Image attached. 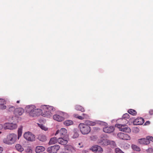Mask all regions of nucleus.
Here are the masks:
<instances>
[{
	"label": "nucleus",
	"mask_w": 153,
	"mask_h": 153,
	"mask_svg": "<svg viewBox=\"0 0 153 153\" xmlns=\"http://www.w3.org/2000/svg\"><path fill=\"white\" fill-rule=\"evenodd\" d=\"M19 100H18V101H17V103H19Z\"/></svg>",
	"instance_id": "obj_49"
},
{
	"label": "nucleus",
	"mask_w": 153,
	"mask_h": 153,
	"mask_svg": "<svg viewBox=\"0 0 153 153\" xmlns=\"http://www.w3.org/2000/svg\"><path fill=\"white\" fill-rule=\"evenodd\" d=\"M90 149L94 152L102 153L103 152L102 149L100 146L95 145L93 146Z\"/></svg>",
	"instance_id": "obj_7"
},
{
	"label": "nucleus",
	"mask_w": 153,
	"mask_h": 153,
	"mask_svg": "<svg viewBox=\"0 0 153 153\" xmlns=\"http://www.w3.org/2000/svg\"><path fill=\"white\" fill-rule=\"evenodd\" d=\"M109 143H110L109 145H111V146L113 147H114L116 146L115 142L113 141L109 140Z\"/></svg>",
	"instance_id": "obj_29"
},
{
	"label": "nucleus",
	"mask_w": 153,
	"mask_h": 153,
	"mask_svg": "<svg viewBox=\"0 0 153 153\" xmlns=\"http://www.w3.org/2000/svg\"><path fill=\"white\" fill-rule=\"evenodd\" d=\"M131 132V129L130 128L127 127H126V126L125 125V132H127L128 133H130Z\"/></svg>",
	"instance_id": "obj_32"
},
{
	"label": "nucleus",
	"mask_w": 153,
	"mask_h": 153,
	"mask_svg": "<svg viewBox=\"0 0 153 153\" xmlns=\"http://www.w3.org/2000/svg\"><path fill=\"white\" fill-rule=\"evenodd\" d=\"M60 153H67L65 152H62Z\"/></svg>",
	"instance_id": "obj_50"
},
{
	"label": "nucleus",
	"mask_w": 153,
	"mask_h": 153,
	"mask_svg": "<svg viewBox=\"0 0 153 153\" xmlns=\"http://www.w3.org/2000/svg\"><path fill=\"white\" fill-rule=\"evenodd\" d=\"M136 129L138 130V128H136Z\"/></svg>",
	"instance_id": "obj_51"
},
{
	"label": "nucleus",
	"mask_w": 153,
	"mask_h": 153,
	"mask_svg": "<svg viewBox=\"0 0 153 153\" xmlns=\"http://www.w3.org/2000/svg\"><path fill=\"white\" fill-rule=\"evenodd\" d=\"M78 127L81 132L83 134H87L90 132L91 128L88 125L84 123H80Z\"/></svg>",
	"instance_id": "obj_2"
},
{
	"label": "nucleus",
	"mask_w": 153,
	"mask_h": 153,
	"mask_svg": "<svg viewBox=\"0 0 153 153\" xmlns=\"http://www.w3.org/2000/svg\"><path fill=\"white\" fill-rule=\"evenodd\" d=\"M109 140L107 139H105L104 138H101L99 140V143H100L101 145L104 146H107L109 145Z\"/></svg>",
	"instance_id": "obj_14"
},
{
	"label": "nucleus",
	"mask_w": 153,
	"mask_h": 153,
	"mask_svg": "<svg viewBox=\"0 0 153 153\" xmlns=\"http://www.w3.org/2000/svg\"><path fill=\"white\" fill-rule=\"evenodd\" d=\"M15 147L16 149L19 152H22L24 150L23 148L19 144H16L15 146Z\"/></svg>",
	"instance_id": "obj_23"
},
{
	"label": "nucleus",
	"mask_w": 153,
	"mask_h": 153,
	"mask_svg": "<svg viewBox=\"0 0 153 153\" xmlns=\"http://www.w3.org/2000/svg\"><path fill=\"white\" fill-rule=\"evenodd\" d=\"M17 127V126L16 124L12 123H6L3 125V127L5 129L13 130L16 129Z\"/></svg>",
	"instance_id": "obj_4"
},
{
	"label": "nucleus",
	"mask_w": 153,
	"mask_h": 153,
	"mask_svg": "<svg viewBox=\"0 0 153 153\" xmlns=\"http://www.w3.org/2000/svg\"><path fill=\"white\" fill-rule=\"evenodd\" d=\"M74 116L75 117L78 118L79 119H80V120H82L84 119V117H82V115L81 116H79L77 114H74Z\"/></svg>",
	"instance_id": "obj_33"
},
{
	"label": "nucleus",
	"mask_w": 153,
	"mask_h": 153,
	"mask_svg": "<svg viewBox=\"0 0 153 153\" xmlns=\"http://www.w3.org/2000/svg\"><path fill=\"white\" fill-rule=\"evenodd\" d=\"M128 112L129 114L133 116H135L137 114V112L136 111L133 109H129Z\"/></svg>",
	"instance_id": "obj_25"
},
{
	"label": "nucleus",
	"mask_w": 153,
	"mask_h": 153,
	"mask_svg": "<svg viewBox=\"0 0 153 153\" xmlns=\"http://www.w3.org/2000/svg\"><path fill=\"white\" fill-rule=\"evenodd\" d=\"M114 130V128L112 126L106 127L103 129V131L104 132L108 133L112 132Z\"/></svg>",
	"instance_id": "obj_13"
},
{
	"label": "nucleus",
	"mask_w": 153,
	"mask_h": 153,
	"mask_svg": "<svg viewBox=\"0 0 153 153\" xmlns=\"http://www.w3.org/2000/svg\"><path fill=\"white\" fill-rule=\"evenodd\" d=\"M38 139L42 142H45L46 141V137L45 136L42 134H40L39 135Z\"/></svg>",
	"instance_id": "obj_18"
},
{
	"label": "nucleus",
	"mask_w": 153,
	"mask_h": 153,
	"mask_svg": "<svg viewBox=\"0 0 153 153\" xmlns=\"http://www.w3.org/2000/svg\"><path fill=\"white\" fill-rule=\"evenodd\" d=\"M144 123V119L141 117L138 118L136 119L133 122L134 125H141Z\"/></svg>",
	"instance_id": "obj_11"
},
{
	"label": "nucleus",
	"mask_w": 153,
	"mask_h": 153,
	"mask_svg": "<svg viewBox=\"0 0 153 153\" xmlns=\"http://www.w3.org/2000/svg\"><path fill=\"white\" fill-rule=\"evenodd\" d=\"M15 107L13 106H11L9 107L8 109V111L10 112L15 111Z\"/></svg>",
	"instance_id": "obj_34"
},
{
	"label": "nucleus",
	"mask_w": 153,
	"mask_h": 153,
	"mask_svg": "<svg viewBox=\"0 0 153 153\" xmlns=\"http://www.w3.org/2000/svg\"><path fill=\"white\" fill-rule=\"evenodd\" d=\"M126 146V147L128 148V147L130 146V145H129L128 144H127Z\"/></svg>",
	"instance_id": "obj_48"
},
{
	"label": "nucleus",
	"mask_w": 153,
	"mask_h": 153,
	"mask_svg": "<svg viewBox=\"0 0 153 153\" xmlns=\"http://www.w3.org/2000/svg\"><path fill=\"white\" fill-rule=\"evenodd\" d=\"M41 110L40 109H35L34 108V109L30 113L29 115L30 116H32L33 117H34L38 115H39V112H41Z\"/></svg>",
	"instance_id": "obj_12"
},
{
	"label": "nucleus",
	"mask_w": 153,
	"mask_h": 153,
	"mask_svg": "<svg viewBox=\"0 0 153 153\" xmlns=\"http://www.w3.org/2000/svg\"><path fill=\"white\" fill-rule=\"evenodd\" d=\"M131 139V137L127 134H125V140H130Z\"/></svg>",
	"instance_id": "obj_35"
},
{
	"label": "nucleus",
	"mask_w": 153,
	"mask_h": 153,
	"mask_svg": "<svg viewBox=\"0 0 153 153\" xmlns=\"http://www.w3.org/2000/svg\"><path fill=\"white\" fill-rule=\"evenodd\" d=\"M115 126L118 128H119L120 131H124V125H121L120 124H116L115 125Z\"/></svg>",
	"instance_id": "obj_21"
},
{
	"label": "nucleus",
	"mask_w": 153,
	"mask_h": 153,
	"mask_svg": "<svg viewBox=\"0 0 153 153\" xmlns=\"http://www.w3.org/2000/svg\"><path fill=\"white\" fill-rule=\"evenodd\" d=\"M24 137L25 139L29 141H33L35 140L34 135L32 133L29 131L25 133L24 134Z\"/></svg>",
	"instance_id": "obj_3"
},
{
	"label": "nucleus",
	"mask_w": 153,
	"mask_h": 153,
	"mask_svg": "<svg viewBox=\"0 0 153 153\" xmlns=\"http://www.w3.org/2000/svg\"><path fill=\"white\" fill-rule=\"evenodd\" d=\"M3 126L1 124H0V130L2 128Z\"/></svg>",
	"instance_id": "obj_47"
},
{
	"label": "nucleus",
	"mask_w": 153,
	"mask_h": 153,
	"mask_svg": "<svg viewBox=\"0 0 153 153\" xmlns=\"http://www.w3.org/2000/svg\"><path fill=\"white\" fill-rule=\"evenodd\" d=\"M91 139L92 140H95L96 138L94 136H93L91 137Z\"/></svg>",
	"instance_id": "obj_42"
},
{
	"label": "nucleus",
	"mask_w": 153,
	"mask_h": 153,
	"mask_svg": "<svg viewBox=\"0 0 153 153\" xmlns=\"http://www.w3.org/2000/svg\"><path fill=\"white\" fill-rule=\"evenodd\" d=\"M79 136V134L78 132L77 131H75L74 132V134L73 136V138H76L78 137Z\"/></svg>",
	"instance_id": "obj_30"
},
{
	"label": "nucleus",
	"mask_w": 153,
	"mask_h": 153,
	"mask_svg": "<svg viewBox=\"0 0 153 153\" xmlns=\"http://www.w3.org/2000/svg\"><path fill=\"white\" fill-rule=\"evenodd\" d=\"M39 126L42 130L46 131L47 128L45 127L44 125L42 124H38Z\"/></svg>",
	"instance_id": "obj_31"
},
{
	"label": "nucleus",
	"mask_w": 153,
	"mask_h": 153,
	"mask_svg": "<svg viewBox=\"0 0 153 153\" xmlns=\"http://www.w3.org/2000/svg\"><path fill=\"white\" fill-rule=\"evenodd\" d=\"M57 140L56 137H53L51 139L49 144L50 145L54 144L57 143Z\"/></svg>",
	"instance_id": "obj_19"
},
{
	"label": "nucleus",
	"mask_w": 153,
	"mask_h": 153,
	"mask_svg": "<svg viewBox=\"0 0 153 153\" xmlns=\"http://www.w3.org/2000/svg\"><path fill=\"white\" fill-rule=\"evenodd\" d=\"M43 107H45L44 108H45V109L49 111H54L55 110V108L52 106H47L44 105Z\"/></svg>",
	"instance_id": "obj_20"
},
{
	"label": "nucleus",
	"mask_w": 153,
	"mask_h": 153,
	"mask_svg": "<svg viewBox=\"0 0 153 153\" xmlns=\"http://www.w3.org/2000/svg\"><path fill=\"white\" fill-rule=\"evenodd\" d=\"M52 113L51 111H49L47 110H46L45 112V114H44L43 116L44 117H50L51 116Z\"/></svg>",
	"instance_id": "obj_22"
},
{
	"label": "nucleus",
	"mask_w": 153,
	"mask_h": 153,
	"mask_svg": "<svg viewBox=\"0 0 153 153\" xmlns=\"http://www.w3.org/2000/svg\"><path fill=\"white\" fill-rule=\"evenodd\" d=\"M68 138H65V137H63L62 136L61 137L57 139V141L58 143L62 145H65L68 143Z\"/></svg>",
	"instance_id": "obj_9"
},
{
	"label": "nucleus",
	"mask_w": 153,
	"mask_h": 153,
	"mask_svg": "<svg viewBox=\"0 0 153 153\" xmlns=\"http://www.w3.org/2000/svg\"><path fill=\"white\" fill-rule=\"evenodd\" d=\"M117 136L120 139L124 140V134L122 132L119 133L117 134Z\"/></svg>",
	"instance_id": "obj_27"
},
{
	"label": "nucleus",
	"mask_w": 153,
	"mask_h": 153,
	"mask_svg": "<svg viewBox=\"0 0 153 153\" xmlns=\"http://www.w3.org/2000/svg\"><path fill=\"white\" fill-rule=\"evenodd\" d=\"M138 142L140 144L145 145H148L150 143V142L148 140L147 137L146 138L139 139L138 140Z\"/></svg>",
	"instance_id": "obj_8"
},
{
	"label": "nucleus",
	"mask_w": 153,
	"mask_h": 153,
	"mask_svg": "<svg viewBox=\"0 0 153 153\" xmlns=\"http://www.w3.org/2000/svg\"><path fill=\"white\" fill-rule=\"evenodd\" d=\"M24 112V110L22 108H17L15 109V111L14 112V114L17 117L19 116L22 115Z\"/></svg>",
	"instance_id": "obj_10"
},
{
	"label": "nucleus",
	"mask_w": 153,
	"mask_h": 153,
	"mask_svg": "<svg viewBox=\"0 0 153 153\" xmlns=\"http://www.w3.org/2000/svg\"><path fill=\"white\" fill-rule=\"evenodd\" d=\"M17 138L16 134L14 133L10 134L7 136L6 138L3 140V142L6 144L11 145L16 142Z\"/></svg>",
	"instance_id": "obj_1"
},
{
	"label": "nucleus",
	"mask_w": 153,
	"mask_h": 153,
	"mask_svg": "<svg viewBox=\"0 0 153 153\" xmlns=\"http://www.w3.org/2000/svg\"><path fill=\"white\" fill-rule=\"evenodd\" d=\"M115 152L116 153H124L120 149L118 148L116 149Z\"/></svg>",
	"instance_id": "obj_36"
},
{
	"label": "nucleus",
	"mask_w": 153,
	"mask_h": 153,
	"mask_svg": "<svg viewBox=\"0 0 153 153\" xmlns=\"http://www.w3.org/2000/svg\"><path fill=\"white\" fill-rule=\"evenodd\" d=\"M148 140L150 142V141L153 142V137L150 136H147Z\"/></svg>",
	"instance_id": "obj_37"
},
{
	"label": "nucleus",
	"mask_w": 153,
	"mask_h": 153,
	"mask_svg": "<svg viewBox=\"0 0 153 153\" xmlns=\"http://www.w3.org/2000/svg\"><path fill=\"white\" fill-rule=\"evenodd\" d=\"M45 150V148L43 146H38L36 147L35 151L36 153H40Z\"/></svg>",
	"instance_id": "obj_16"
},
{
	"label": "nucleus",
	"mask_w": 153,
	"mask_h": 153,
	"mask_svg": "<svg viewBox=\"0 0 153 153\" xmlns=\"http://www.w3.org/2000/svg\"><path fill=\"white\" fill-rule=\"evenodd\" d=\"M59 133L61 137L62 136L63 137H65V138L68 137V135L67 134V130L65 128H61L59 131V130L57 131L55 134V135L58 134Z\"/></svg>",
	"instance_id": "obj_6"
},
{
	"label": "nucleus",
	"mask_w": 153,
	"mask_h": 153,
	"mask_svg": "<svg viewBox=\"0 0 153 153\" xmlns=\"http://www.w3.org/2000/svg\"><path fill=\"white\" fill-rule=\"evenodd\" d=\"M53 118L55 120L59 122L62 121L64 120V119L63 117L57 114L54 115L53 116Z\"/></svg>",
	"instance_id": "obj_15"
},
{
	"label": "nucleus",
	"mask_w": 153,
	"mask_h": 153,
	"mask_svg": "<svg viewBox=\"0 0 153 153\" xmlns=\"http://www.w3.org/2000/svg\"><path fill=\"white\" fill-rule=\"evenodd\" d=\"M64 124L67 126L72 125L73 124V122L71 120H67L64 122Z\"/></svg>",
	"instance_id": "obj_24"
},
{
	"label": "nucleus",
	"mask_w": 153,
	"mask_h": 153,
	"mask_svg": "<svg viewBox=\"0 0 153 153\" xmlns=\"http://www.w3.org/2000/svg\"><path fill=\"white\" fill-rule=\"evenodd\" d=\"M5 103V101L3 99H0V105L4 104Z\"/></svg>",
	"instance_id": "obj_38"
},
{
	"label": "nucleus",
	"mask_w": 153,
	"mask_h": 153,
	"mask_svg": "<svg viewBox=\"0 0 153 153\" xmlns=\"http://www.w3.org/2000/svg\"><path fill=\"white\" fill-rule=\"evenodd\" d=\"M3 149L2 147H0V153H1L2 152Z\"/></svg>",
	"instance_id": "obj_45"
},
{
	"label": "nucleus",
	"mask_w": 153,
	"mask_h": 153,
	"mask_svg": "<svg viewBox=\"0 0 153 153\" xmlns=\"http://www.w3.org/2000/svg\"><path fill=\"white\" fill-rule=\"evenodd\" d=\"M82 115V117H84V119L87 118L88 117V116L85 114H83Z\"/></svg>",
	"instance_id": "obj_40"
},
{
	"label": "nucleus",
	"mask_w": 153,
	"mask_h": 153,
	"mask_svg": "<svg viewBox=\"0 0 153 153\" xmlns=\"http://www.w3.org/2000/svg\"><path fill=\"white\" fill-rule=\"evenodd\" d=\"M4 104H3L2 105H1L0 106V108L1 109H5L6 108V106L5 105H4Z\"/></svg>",
	"instance_id": "obj_39"
},
{
	"label": "nucleus",
	"mask_w": 153,
	"mask_h": 153,
	"mask_svg": "<svg viewBox=\"0 0 153 153\" xmlns=\"http://www.w3.org/2000/svg\"><path fill=\"white\" fill-rule=\"evenodd\" d=\"M150 123V122L149 121H146L145 123V125H149Z\"/></svg>",
	"instance_id": "obj_44"
},
{
	"label": "nucleus",
	"mask_w": 153,
	"mask_h": 153,
	"mask_svg": "<svg viewBox=\"0 0 153 153\" xmlns=\"http://www.w3.org/2000/svg\"><path fill=\"white\" fill-rule=\"evenodd\" d=\"M1 133V132H0V133Z\"/></svg>",
	"instance_id": "obj_53"
},
{
	"label": "nucleus",
	"mask_w": 153,
	"mask_h": 153,
	"mask_svg": "<svg viewBox=\"0 0 153 153\" xmlns=\"http://www.w3.org/2000/svg\"><path fill=\"white\" fill-rule=\"evenodd\" d=\"M60 147L59 146L56 145L48 147L47 149V151L50 153H56Z\"/></svg>",
	"instance_id": "obj_5"
},
{
	"label": "nucleus",
	"mask_w": 153,
	"mask_h": 153,
	"mask_svg": "<svg viewBox=\"0 0 153 153\" xmlns=\"http://www.w3.org/2000/svg\"><path fill=\"white\" fill-rule=\"evenodd\" d=\"M132 148L133 149L137 151H140V148L137 145H132L131 146Z\"/></svg>",
	"instance_id": "obj_26"
},
{
	"label": "nucleus",
	"mask_w": 153,
	"mask_h": 153,
	"mask_svg": "<svg viewBox=\"0 0 153 153\" xmlns=\"http://www.w3.org/2000/svg\"><path fill=\"white\" fill-rule=\"evenodd\" d=\"M149 113L150 115H153V110L151 109L149 111Z\"/></svg>",
	"instance_id": "obj_41"
},
{
	"label": "nucleus",
	"mask_w": 153,
	"mask_h": 153,
	"mask_svg": "<svg viewBox=\"0 0 153 153\" xmlns=\"http://www.w3.org/2000/svg\"><path fill=\"white\" fill-rule=\"evenodd\" d=\"M18 139L21 136L22 133V127H21L18 129Z\"/></svg>",
	"instance_id": "obj_28"
},
{
	"label": "nucleus",
	"mask_w": 153,
	"mask_h": 153,
	"mask_svg": "<svg viewBox=\"0 0 153 153\" xmlns=\"http://www.w3.org/2000/svg\"><path fill=\"white\" fill-rule=\"evenodd\" d=\"M125 123H126V120H125Z\"/></svg>",
	"instance_id": "obj_52"
},
{
	"label": "nucleus",
	"mask_w": 153,
	"mask_h": 153,
	"mask_svg": "<svg viewBox=\"0 0 153 153\" xmlns=\"http://www.w3.org/2000/svg\"><path fill=\"white\" fill-rule=\"evenodd\" d=\"M35 106L33 105H28L25 108L26 112L29 114L35 108Z\"/></svg>",
	"instance_id": "obj_17"
},
{
	"label": "nucleus",
	"mask_w": 153,
	"mask_h": 153,
	"mask_svg": "<svg viewBox=\"0 0 153 153\" xmlns=\"http://www.w3.org/2000/svg\"><path fill=\"white\" fill-rule=\"evenodd\" d=\"M95 123H91L90 124V125H91L92 126H94L95 125Z\"/></svg>",
	"instance_id": "obj_46"
},
{
	"label": "nucleus",
	"mask_w": 153,
	"mask_h": 153,
	"mask_svg": "<svg viewBox=\"0 0 153 153\" xmlns=\"http://www.w3.org/2000/svg\"><path fill=\"white\" fill-rule=\"evenodd\" d=\"M129 116L128 114H125V118H129Z\"/></svg>",
	"instance_id": "obj_43"
}]
</instances>
